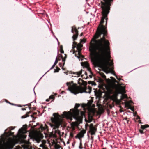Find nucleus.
<instances>
[{
  "mask_svg": "<svg viewBox=\"0 0 149 149\" xmlns=\"http://www.w3.org/2000/svg\"><path fill=\"white\" fill-rule=\"evenodd\" d=\"M99 5L102 9L101 19L96 33L92 39L89 48H110V43L106 39L108 32L107 26L103 25L104 20H106V25L108 18V15L110 12V6L113 3V0H100Z\"/></svg>",
  "mask_w": 149,
  "mask_h": 149,
  "instance_id": "obj_1",
  "label": "nucleus"
},
{
  "mask_svg": "<svg viewBox=\"0 0 149 149\" xmlns=\"http://www.w3.org/2000/svg\"><path fill=\"white\" fill-rule=\"evenodd\" d=\"M27 125H24L23 127L19 129L18 133L16 136L14 135V133L10 131L8 132L7 137L5 139L7 140L6 142L3 141L4 144L6 148L8 149H12L14 146L16 144L20 142L22 139L26 138L27 135L26 134L27 131Z\"/></svg>",
  "mask_w": 149,
  "mask_h": 149,
  "instance_id": "obj_2",
  "label": "nucleus"
},
{
  "mask_svg": "<svg viewBox=\"0 0 149 149\" xmlns=\"http://www.w3.org/2000/svg\"><path fill=\"white\" fill-rule=\"evenodd\" d=\"M83 81L84 83V86H86L87 85V83L86 82ZM66 84L68 87V89L75 94L79 93H82L83 92L90 93L92 91V88L90 86H88V88L85 86L83 87L81 86H78L76 84H74L72 81L71 82H67Z\"/></svg>",
  "mask_w": 149,
  "mask_h": 149,
  "instance_id": "obj_3",
  "label": "nucleus"
},
{
  "mask_svg": "<svg viewBox=\"0 0 149 149\" xmlns=\"http://www.w3.org/2000/svg\"><path fill=\"white\" fill-rule=\"evenodd\" d=\"M33 122H35L33 120L32 121H30L29 124V128L31 127L30 129L29 130V137L30 139L33 141H35L38 143H39L41 140L43 138L44 136L43 134L41 132H34V128L36 126V124H34L33 125Z\"/></svg>",
  "mask_w": 149,
  "mask_h": 149,
  "instance_id": "obj_4",
  "label": "nucleus"
},
{
  "mask_svg": "<svg viewBox=\"0 0 149 149\" xmlns=\"http://www.w3.org/2000/svg\"><path fill=\"white\" fill-rule=\"evenodd\" d=\"M53 116L54 117L51 118L52 123H50L49 124L53 130H56L57 129V130L55 131V134H57L60 135V131L58 129L62 123V120L60 118L61 116L58 113H54L53 114Z\"/></svg>",
  "mask_w": 149,
  "mask_h": 149,
  "instance_id": "obj_5",
  "label": "nucleus"
},
{
  "mask_svg": "<svg viewBox=\"0 0 149 149\" xmlns=\"http://www.w3.org/2000/svg\"><path fill=\"white\" fill-rule=\"evenodd\" d=\"M71 32L72 33L74 34L72 37L73 41L72 47V49L74 52H75L76 51L74 49L75 48H76L77 50L78 51V55L79 56H81L83 58L84 56L81 54V48L82 47L83 45L81 43L77 44V43L75 41L77 39L79 35V31L75 25H74L72 27Z\"/></svg>",
  "mask_w": 149,
  "mask_h": 149,
  "instance_id": "obj_6",
  "label": "nucleus"
},
{
  "mask_svg": "<svg viewBox=\"0 0 149 149\" xmlns=\"http://www.w3.org/2000/svg\"><path fill=\"white\" fill-rule=\"evenodd\" d=\"M84 113L83 112H81L80 115H79L78 112L75 114L74 115H72L74 118L77 121L72 122L71 125L72 127L78 126L81 123H82L83 116Z\"/></svg>",
  "mask_w": 149,
  "mask_h": 149,
  "instance_id": "obj_7",
  "label": "nucleus"
},
{
  "mask_svg": "<svg viewBox=\"0 0 149 149\" xmlns=\"http://www.w3.org/2000/svg\"><path fill=\"white\" fill-rule=\"evenodd\" d=\"M33 102H32L30 104L29 103V109L30 110V111H29V117H30V118L31 119L32 118L33 120H34L36 118L34 116V115H36L37 113L36 112H32V113L31 114V111L32 110H36V108L35 107H31V104Z\"/></svg>",
  "mask_w": 149,
  "mask_h": 149,
  "instance_id": "obj_8",
  "label": "nucleus"
},
{
  "mask_svg": "<svg viewBox=\"0 0 149 149\" xmlns=\"http://www.w3.org/2000/svg\"><path fill=\"white\" fill-rule=\"evenodd\" d=\"M89 132L91 133V135H93L95 134L97 130V128L95 126H94L93 124L91 123L89 125Z\"/></svg>",
  "mask_w": 149,
  "mask_h": 149,
  "instance_id": "obj_9",
  "label": "nucleus"
},
{
  "mask_svg": "<svg viewBox=\"0 0 149 149\" xmlns=\"http://www.w3.org/2000/svg\"><path fill=\"white\" fill-rule=\"evenodd\" d=\"M80 106L79 104L76 103L74 107V109H72V115H74L75 114H76V113L78 112L79 113V115H80V113L81 111H80L78 109V108Z\"/></svg>",
  "mask_w": 149,
  "mask_h": 149,
  "instance_id": "obj_10",
  "label": "nucleus"
},
{
  "mask_svg": "<svg viewBox=\"0 0 149 149\" xmlns=\"http://www.w3.org/2000/svg\"><path fill=\"white\" fill-rule=\"evenodd\" d=\"M86 133V130H83L81 131L75 136V138H78L80 140H81V138L84 137V134Z\"/></svg>",
  "mask_w": 149,
  "mask_h": 149,
  "instance_id": "obj_11",
  "label": "nucleus"
},
{
  "mask_svg": "<svg viewBox=\"0 0 149 149\" xmlns=\"http://www.w3.org/2000/svg\"><path fill=\"white\" fill-rule=\"evenodd\" d=\"M65 56L63 57L62 55L61 54H59L58 55V57H56V59H58V61H60L61 60V58L62 59V61L63 62V65H64L65 63V59L67 57V55L66 54H64Z\"/></svg>",
  "mask_w": 149,
  "mask_h": 149,
  "instance_id": "obj_12",
  "label": "nucleus"
},
{
  "mask_svg": "<svg viewBox=\"0 0 149 149\" xmlns=\"http://www.w3.org/2000/svg\"><path fill=\"white\" fill-rule=\"evenodd\" d=\"M45 126L43 127L42 125H41L39 129V130L40 132H40L41 131H42L44 130H47V131H48V126L46 124H45Z\"/></svg>",
  "mask_w": 149,
  "mask_h": 149,
  "instance_id": "obj_13",
  "label": "nucleus"
},
{
  "mask_svg": "<svg viewBox=\"0 0 149 149\" xmlns=\"http://www.w3.org/2000/svg\"><path fill=\"white\" fill-rule=\"evenodd\" d=\"M118 93H116L111 96V99L113 102H115L117 100Z\"/></svg>",
  "mask_w": 149,
  "mask_h": 149,
  "instance_id": "obj_14",
  "label": "nucleus"
},
{
  "mask_svg": "<svg viewBox=\"0 0 149 149\" xmlns=\"http://www.w3.org/2000/svg\"><path fill=\"white\" fill-rule=\"evenodd\" d=\"M125 88L124 87L121 86V89H118L117 91V92L118 93H120L121 92H123L124 93H125Z\"/></svg>",
  "mask_w": 149,
  "mask_h": 149,
  "instance_id": "obj_15",
  "label": "nucleus"
},
{
  "mask_svg": "<svg viewBox=\"0 0 149 149\" xmlns=\"http://www.w3.org/2000/svg\"><path fill=\"white\" fill-rule=\"evenodd\" d=\"M88 120H87L86 119H85L86 122L88 123H90L93 120V117L89 115L88 116Z\"/></svg>",
  "mask_w": 149,
  "mask_h": 149,
  "instance_id": "obj_16",
  "label": "nucleus"
},
{
  "mask_svg": "<svg viewBox=\"0 0 149 149\" xmlns=\"http://www.w3.org/2000/svg\"><path fill=\"white\" fill-rule=\"evenodd\" d=\"M63 114L65 117L68 118H69L70 116V115L69 112H67L66 111H64L63 112Z\"/></svg>",
  "mask_w": 149,
  "mask_h": 149,
  "instance_id": "obj_17",
  "label": "nucleus"
},
{
  "mask_svg": "<svg viewBox=\"0 0 149 149\" xmlns=\"http://www.w3.org/2000/svg\"><path fill=\"white\" fill-rule=\"evenodd\" d=\"M81 65L86 68L89 66V64L87 62H82L81 63Z\"/></svg>",
  "mask_w": 149,
  "mask_h": 149,
  "instance_id": "obj_18",
  "label": "nucleus"
},
{
  "mask_svg": "<svg viewBox=\"0 0 149 149\" xmlns=\"http://www.w3.org/2000/svg\"><path fill=\"white\" fill-rule=\"evenodd\" d=\"M125 106L126 108H130V107L131 106L130 103L128 102H125Z\"/></svg>",
  "mask_w": 149,
  "mask_h": 149,
  "instance_id": "obj_19",
  "label": "nucleus"
},
{
  "mask_svg": "<svg viewBox=\"0 0 149 149\" xmlns=\"http://www.w3.org/2000/svg\"><path fill=\"white\" fill-rule=\"evenodd\" d=\"M149 127V125L147 124L141 125V128L142 129H144L145 128Z\"/></svg>",
  "mask_w": 149,
  "mask_h": 149,
  "instance_id": "obj_20",
  "label": "nucleus"
},
{
  "mask_svg": "<svg viewBox=\"0 0 149 149\" xmlns=\"http://www.w3.org/2000/svg\"><path fill=\"white\" fill-rule=\"evenodd\" d=\"M121 100H123L125 98H127V96L126 94H122L121 96Z\"/></svg>",
  "mask_w": 149,
  "mask_h": 149,
  "instance_id": "obj_21",
  "label": "nucleus"
},
{
  "mask_svg": "<svg viewBox=\"0 0 149 149\" xmlns=\"http://www.w3.org/2000/svg\"><path fill=\"white\" fill-rule=\"evenodd\" d=\"M100 74L101 76L104 79H106V76L103 73L100 72Z\"/></svg>",
  "mask_w": 149,
  "mask_h": 149,
  "instance_id": "obj_22",
  "label": "nucleus"
},
{
  "mask_svg": "<svg viewBox=\"0 0 149 149\" xmlns=\"http://www.w3.org/2000/svg\"><path fill=\"white\" fill-rule=\"evenodd\" d=\"M29 149H36L35 148L32 147L31 145V143L29 142Z\"/></svg>",
  "mask_w": 149,
  "mask_h": 149,
  "instance_id": "obj_23",
  "label": "nucleus"
},
{
  "mask_svg": "<svg viewBox=\"0 0 149 149\" xmlns=\"http://www.w3.org/2000/svg\"><path fill=\"white\" fill-rule=\"evenodd\" d=\"M60 52L61 53H64V51L63 49V46L62 45H61L60 47Z\"/></svg>",
  "mask_w": 149,
  "mask_h": 149,
  "instance_id": "obj_24",
  "label": "nucleus"
},
{
  "mask_svg": "<svg viewBox=\"0 0 149 149\" xmlns=\"http://www.w3.org/2000/svg\"><path fill=\"white\" fill-rule=\"evenodd\" d=\"M28 117V112H26V114L22 116V118H24Z\"/></svg>",
  "mask_w": 149,
  "mask_h": 149,
  "instance_id": "obj_25",
  "label": "nucleus"
},
{
  "mask_svg": "<svg viewBox=\"0 0 149 149\" xmlns=\"http://www.w3.org/2000/svg\"><path fill=\"white\" fill-rule=\"evenodd\" d=\"M24 149H28V142H27L26 145H23Z\"/></svg>",
  "mask_w": 149,
  "mask_h": 149,
  "instance_id": "obj_26",
  "label": "nucleus"
},
{
  "mask_svg": "<svg viewBox=\"0 0 149 149\" xmlns=\"http://www.w3.org/2000/svg\"><path fill=\"white\" fill-rule=\"evenodd\" d=\"M61 147V146L57 144H56L55 146V149H59Z\"/></svg>",
  "mask_w": 149,
  "mask_h": 149,
  "instance_id": "obj_27",
  "label": "nucleus"
},
{
  "mask_svg": "<svg viewBox=\"0 0 149 149\" xmlns=\"http://www.w3.org/2000/svg\"><path fill=\"white\" fill-rule=\"evenodd\" d=\"M86 39L84 38L83 39H81L80 40V43H82L83 42L85 43L86 41Z\"/></svg>",
  "mask_w": 149,
  "mask_h": 149,
  "instance_id": "obj_28",
  "label": "nucleus"
},
{
  "mask_svg": "<svg viewBox=\"0 0 149 149\" xmlns=\"http://www.w3.org/2000/svg\"><path fill=\"white\" fill-rule=\"evenodd\" d=\"M122 100L121 99L120 100H118L117 99V100L115 102L118 104H120Z\"/></svg>",
  "mask_w": 149,
  "mask_h": 149,
  "instance_id": "obj_29",
  "label": "nucleus"
},
{
  "mask_svg": "<svg viewBox=\"0 0 149 149\" xmlns=\"http://www.w3.org/2000/svg\"><path fill=\"white\" fill-rule=\"evenodd\" d=\"M82 70H80L78 72H77V74L78 76H80V75H81L82 73Z\"/></svg>",
  "mask_w": 149,
  "mask_h": 149,
  "instance_id": "obj_30",
  "label": "nucleus"
},
{
  "mask_svg": "<svg viewBox=\"0 0 149 149\" xmlns=\"http://www.w3.org/2000/svg\"><path fill=\"white\" fill-rule=\"evenodd\" d=\"M60 70V68L58 67H56V69H54L55 72H58Z\"/></svg>",
  "mask_w": 149,
  "mask_h": 149,
  "instance_id": "obj_31",
  "label": "nucleus"
},
{
  "mask_svg": "<svg viewBox=\"0 0 149 149\" xmlns=\"http://www.w3.org/2000/svg\"><path fill=\"white\" fill-rule=\"evenodd\" d=\"M79 148L80 149H82L83 148L82 147V144L81 143V140H80V143Z\"/></svg>",
  "mask_w": 149,
  "mask_h": 149,
  "instance_id": "obj_32",
  "label": "nucleus"
},
{
  "mask_svg": "<svg viewBox=\"0 0 149 149\" xmlns=\"http://www.w3.org/2000/svg\"><path fill=\"white\" fill-rule=\"evenodd\" d=\"M50 99H53V100L55 98V97L53 95H51L49 97Z\"/></svg>",
  "mask_w": 149,
  "mask_h": 149,
  "instance_id": "obj_33",
  "label": "nucleus"
},
{
  "mask_svg": "<svg viewBox=\"0 0 149 149\" xmlns=\"http://www.w3.org/2000/svg\"><path fill=\"white\" fill-rule=\"evenodd\" d=\"M87 68V70L88 71H89L91 74H92V72H91V69L90 68L89 66Z\"/></svg>",
  "mask_w": 149,
  "mask_h": 149,
  "instance_id": "obj_34",
  "label": "nucleus"
},
{
  "mask_svg": "<svg viewBox=\"0 0 149 149\" xmlns=\"http://www.w3.org/2000/svg\"><path fill=\"white\" fill-rule=\"evenodd\" d=\"M143 129H139V131L140 132V133L141 134H143L144 133V132H143Z\"/></svg>",
  "mask_w": 149,
  "mask_h": 149,
  "instance_id": "obj_35",
  "label": "nucleus"
},
{
  "mask_svg": "<svg viewBox=\"0 0 149 149\" xmlns=\"http://www.w3.org/2000/svg\"><path fill=\"white\" fill-rule=\"evenodd\" d=\"M114 74L116 76V77L117 79L119 81H120V80H121V78H118V77L117 76L115 73H114Z\"/></svg>",
  "mask_w": 149,
  "mask_h": 149,
  "instance_id": "obj_36",
  "label": "nucleus"
},
{
  "mask_svg": "<svg viewBox=\"0 0 149 149\" xmlns=\"http://www.w3.org/2000/svg\"><path fill=\"white\" fill-rule=\"evenodd\" d=\"M130 108H129V109H130L132 111H134V108L133 107H132L131 106Z\"/></svg>",
  "mask_w": 149,
  "mask_h": 149,
  "instance_id": "obj_37",
  "label": "nucleus"
},
{
  "mask_svg": "<svg viewBox=\"0 0 149 149\" xmlns=\"http://www.w3.org/2000/svg\"><path fill=\"white\" fill-rule=\"evenodd\" d=\"M58 59H56V60L55 61V62L54 63V64L55 65H56V64H57V63H58Z\"/></svg>",
  "mask_w": 149,
  "mask_h": 149,
  "instance_id": "obj_38",
  "label": "nucleus"
},
{
  "mask_svg": "<svg viewBox=\"0 0 149 149\" xmlns=\"http://www.w3.org/2000/svg\"><path fill=\"white\" fill-rule=\"evenodd\" d=\"M70 136L71 137H73V134L72 133H70Z\"/></svg>",
  "mask_w": 149,
  "mask_h": 149,
  "instance_id": "obj_39",
  "label": "nucleus"
},
{
  "mask_svg": "<svg viewBox=\"0 0 149 149\" xmlns=\"http://www.w3.org/2000/svg\"><path fill=\"white\" fill-rule=\"evenodd\" d=\"M56 65L54 64L52 67L51 68V69L53 68Z\"/></svg>",
  "mask_w": 149,
  "mask_h": 149,
  "instance_id": "obj_40",
  "label": "nucleus"
},
{
  "mask_svg": "<svg viewBox=\"0 0 149 149\" xmlns=\"http://www.w3.org/2000/svg\"><path fill=\"white\" fill-rule=\"evenodd\" d=\"M6 102H7V103H8L10 104H11V103L9 101H8V100H6Z\"/></svg>",
  "mask_w": 149,
  "mask_h": 149,
  "instance_id": "obj_41",
  "label": "nucleus"
},
{
  "mask_svg": "<svg viewBox=\"0 0 149 149\" xmlns=\"http://www.w3.org/2000/svg\"><path fill=\"white\" fill-rule=\"evenodd\" d=\"M92 83V82L91 81H89L88 82V84H90Z\"/></svg>",
  "mask_w": 149,
  "mask_h": 149,
  "instance_id": "obj_42",
  "label": "nucleus"
},
{
  "mask_svg": "<svg viewBox=\"0 0 149 149\" xmlns=\"http://www.w3.org/2000/svg\"><path fill=\"white\" fill-rule=\"evenodd\" d=\"M91 139L92 140V141H93V136H91Z\"/></svg>",
  "mask_w": 149,
  "mask_h": 149,
  "instance_id": "obj_43",
  "label": "nucleus"
},
{
  "mask_svg": "<svg viewBox=\"0 0 149 149\" xmlns=\"http://www.w3.org/2000/svg\"><path fill=\"white\" fill-rule=\"evenodd\" d=\"M22 110H26V108H22Z\"/></svg>",
  "mask_w": 149,
  "mask_h": 149,
  "instance_id": "obj_44",
  "label": "nucleus"
},
{
  "mask_svg": "<svg viewBox=\"0 0 149 149\" xmlns=\"http://www.w3.org/2000/svg\"><path fill=\"white\" fill-rule=\"evenodd\" d=\"M49 99H50L49 98L47 99L46 100V101L47 102H49Z\"/></svg>",
  "mask_w": 149,
  "mask_h": 149,
  "instance_id": "obj_45",
  "label": "nucleus"
},
{
  "mask_svg": "<svg viewBox=\"0 0 149 149\" xmlns=\"http://www.w3.org/2000/svg\"><path fill=\"white\" fill-rule=\"evenodd\" d=\"M110 78H111V79H114L115 80H116H116L115 79H114V78H113V77H110Z\"/></svg>",
  "mask_w": 149,
  "mask_h": 149,
  "instance_id": "obj_46",
  "label": "nucleus"
},
{
  "mask_svg": "<svg viewBox=\"0 0 149 149\" xmlns=\"http://www.w3.org/2000/svg\"><path fill=\"white\" fill-rule=\"evenodd\" d=\"M83 33H81L80 34V36H83Z\"/></svg>",
  "mask_w": 149,
  "mask_h": 149,
  "instance_id": "obj_47",
  "label": "nucleus"
},
{
  "mask_svg": "<svg viewBox=\"0 0 149 149\" xmlns=\"http://www.w3.org/2000/svg\"><path fill=\"white\" fill-rule=\"evenodd\" d=\"M89 77L91 78H92V75L91 74L89 75Z\"/></svg>",
  "mask_w": 149,
  "mask_h": 149,
  "instance_id": "obj_48",
  "label": "nucleus"
},
{
  "mask_svg": "<svg viewBox=\"0 0 149 149\" xmlns=\"http://www.w3.org/2000/svg\"><path fill=\"white\" fill-rule=\"evenodd\" d=\"M85 75H86V76L87 75V73L86 72H85Z\"/></svg>",
  "mask_w": 149,
  "mask_h": 149,
  "instance_id": "obj_49",
  "label": "nucleus"
},
{
  "mask_svg": "<svg viewBox=\"0 0 149 149\" xmlns=\"http://www.w3.org/2000/svg\"><path fill=\"white\" fill-rule=\"evenodd\" d=\"M140 123H142L141 122V121L140 120H139L138 121Z\"/></svg>",
  "mask_w": 149,
  "mask_h": 149,
  "instance_id": "obj_50",
  "label": "nucleus"
},
{
  "mask_svg": "<svg viewBox=\"0 0 149 149\" xmlns=\"http://www.w3.org/2000/svg\"><path fill=\"white\" fill-rule=\"evenodd\" d=\"M137 119H140V117H139V116H137Z\"/></svg>",
  "mask_w": 149,
  "mask_h": 149,
  "instance_id": "obj_51",
  "label": "nucleus"
},
{
  "mask_svg": "<svg viewBox=\"0 0 149 149\" xmlns=\"http://www.w3.org/2000/svg\"><path fill=\"white\" fill-rule=\"evenodd\" d=\"M0 149H3V148L0 146Z\"/></svg>",
  "mask_w": 149,
  "mask_h": 149,
  "instance_id": "obj_52",
  "label": "nucleus"
},
{
  "mask_svg": "<svg viewBox=\"0 0 149 149\" xmlns=\"http://www.w3.org/2000/svg\"><path fill=\"white\" fill-rule=\"evenodd\" d=\"M40 147H42L43 146V145L42 144H41V145H40Z\"/></svg>",
  "mask_w": 149,
  "mask_h": 149,
  "instance_id": "obj_53",
  "label": "nucleus"
},
{
  "mask_svg": "<svg viewBox=\"0 0 149 149\" xmlns=\"http://www.w3.org/2000/svg\"><path fill=\"white\" fill-rule=\"evenodd\" d=\"M79 56V58H80V57H81V58H84V57L83 58H82L81 56Z\"/></svg>",
  "mask_w": 149,
  "mask_h": 149,
  "instance_id": "obj_54",
  "label": "nucleus"
},
{
  "mask_svg": "<svg viewBox=\"0 0 149 149\" xmlns=\"http://www.w3.org/2000/svg\"><path fill=\"white\" fill-rule=\"evenodd\" d=\"M86 125H87V126H88V124H86Z\"/></svg>",
  "mask_w": 149,
  "mask_h": 149,
  "instance_id": "obj_55",
  "label": "nucleus"
},
{
  "mask_svg": "<svg viewBox=\"0 0 149 149\" xmlns=\"http://www.w3.org/2000/svg\"><path fill=\"white\" fill-rule=\"evenodd\" d=\"M11 104L12 105H14V104L13 103H11V104Z\"/></svg>",
  "mask_w": 149,
  "mask_h": 149,
  "instance_id": "obj_56",
  "label": "nucleus"
},
{
  "mask_svg": "<svg viewBox=\"0 0 149 149\" xmlns=\"http://www.w3.org/2000/svg\"><path fill=\"white\" fill-rule=\"evenodd\" d=\"M69 143V141H68V142H67V144H68V143Z\"/></svg>",
  "mask_w": 149,
  "mask_h": 149,
  "instance_id": "obj_57",
  "label": "nucleus"
},
{
  "mask_svg": "<svg viewBox=\"0 0 149 149\" xmlns=\"http://www.w3.org/2000/svg\"><path fill=\"white\" fill-rule=\"evenodd\" d=\"M114 72L113 71H112V73H114Z\"/></svg>",
  "mask_w": 149,
  "mask_h": 149,
  "instance_id": "obj_58",
  "label": "nucleus"
},
{
  "mask_svg": "<svg viewBox=\"0 0 149 149\" xmlns=\"http://www.w3.org/2000/svg\"><path fill=\"white\" fill-rule=\"evenodd\" d=\"M13 128L12 129V130H13Z\"/></svg>",
  "mask_w": 149,
  "mask_h": 149,
  "instance_id": "obj_59",
  "label": "nucleus"
}]
</instances>
